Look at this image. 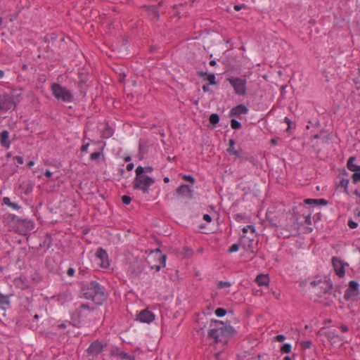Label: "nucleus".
Wrapping results in <instances>:
<instances>
[{"instance_id": "1a4fd4ad", "label": "nucleus", "mask_w": 360, "mask_h": 360, "mask_svg": "<svg viewBox=\"0 0 360 360\" xmlns=\"http://www.w3.org/2000/svg\"><path fill=\"white\" fill-rule=\"evenodd\" d=\"M155 314L148 309L140 311L136 315V320L146 323H150L155 320Z\"/></svg>"}, {"instance_id": "4c0bfd02", "label": "nucleus", "mask_w": 360, "mask_h": 360, "mask_svg": "<svg viewBox=\"0 0 360 360\" xmlns=\"http://www.w3.org/2000/svg\"><path fill=\"white\" fill-rule=\"evenodd\" d=\"M348 226L350 229H353L358 226V224L352 219L348 221Z\"/></svg>"}, {"instance_id": "0e129e2a", "label": "nucleus", "mask_w": 360, "mask_h": 360, "mask_svg": "<svg viewBox=\"0 0 360 360\" xmlns=\"http://www.w3.org/2000/svg\"><path fill=\"white\" fill-rule=\"evenodd\" d=\"M283 360H291V359L289 356H285Z\"/></svg>"}, {"instance_id": "423d86ee", "label": "nucleus", "mask_w": 360, "mask_h": 360, "mask_svg": "<svg viewBox=\"0 0 360 360\" xmlns=\"http://www.w3.org/2000/svg\"><path fill=\"white\" fill-rule=\"evenodd\" d=\"M228 82L233 87L236 94L244 96L246 94V79L238 77H232L227 79Z\"/></svg>"}, {"instance_id": "72a5a7b5", "label": "nucleus", "mask_w": 360, "mask_h": 360, "mask_svg": "<svg viewBox=\"0 0 360 360\" xmlns=\"http://www.w3.org/2000/svg\"><path fill=\"white\" fill-rule=\"evenodd\" d=\"M112 130L110 128H107L105 131L103 132V137L108 138L112 135Z\"/></svg>"}, {"instance_id": "aec40b11", "label": "nucleus", "mask_w": 360, "mask_h": 360, "mask_svg": "<svg viewBox=\"0 0 360 360\" xmlns=\"http://www.w3.org/2000/svg\"><path fill=\"white\" fill-rule=\"evenodd\" d=\"M8 136L9 133L7 131H1V146H4L7 148L11 144V141H8Z\"/></svg>"}, {"instance_id": "412c9836", "label": "nucleus", "mask_w": 360, "mask_h": 360, "mask_svg": "<svg viewBox=\"0 0 360 360\" xmlns=\"http://www.w3.org/2000/svg\"><path fill=\"white\" fill-rule=\"evenodd\" d=\"M52 299L60 302L61 304H65V300L68 299V295L65 293L59 294L57 296L52 297Z\"/></svg>"}, {"instance_id": "ddd939ff", "label": "nucleus", "mask_w": 360, "mask_h": 360, "mask_svg": "<svg viewBox=\"0 0 360 360\" xmlns=\"http://www.w3.org/2000/svg\"><path fill=\"white\" fill-rule=\"evenodd\" d=\"M248 112V108L243 104H240L231 110V115L233 116H239L243 114H247Z\"/></svg>"}, {"instance_id": "58836bf2", "label": "nucleus", "mask_w": 360, "mask_h": 360, "mask_svg": "<svg viewBox=\"0 0 360 360\" xmlns=\"http://www.w3.org/2000/svg\"><path fill=\"white\" fill-rule=\"evenodd\" d=\"M100 156H101V153L100 152H95V153H93L91 154V159L92 160H96L98 158H99Z\"/></svg>"}, {"instance_id": "20e7f679", "label": "nucleus", "mask_w": 360, "mask_h": 360, "mask_svg": "<svg viewBox=\"0 0 360 360\" xmlns=\"http://www.w3.org/2000/svg\"><path fill=\"white\" fill-rule=\"evenodd\" d=\"M51 90L53 96L58 101L65 103H69L72 101L73 96L72 93L66 87L59 84L53 83L51 86Z\"/></svg>"}, {"instance_id": "b1692460", "label": "nucleus", "mask_w": 360, "mask_h": 360, "mask_svg": "<svg viewBox=\"0 0 360 360\" xmlns=\"http://www.w3.org/2000/svg\"><path fill=\"white\" fill-rule=\"evenodd\" d=\"M231 283L227 281H219L217 283V288L219 289L229 288L231 286Z\"/></svg>"}, {"instance_id": "680f3d73", "label": "nucleus", "mask_w": 360, "mask_h": 360, "mask_svg": "<svg viewBox=\"0 0 360 360\" xmlns=\"http://www.w3.org/2000/svg\"><path fill=\"white\" fill-rule=\"evenodd\" d=\"M354 194H355L356 196H358V197H359V198H360V194H359L358 191H356H356H354Z\"/></svg>"}, {"instance_id": "338daca9", "label": "nucleus", "mask_w": 360, "mask_h": 360, "mask_svg": "<svg viewBox=\"0 0 360 360\" xmlns=\"http://www.w3.org/2000/svg\"><path fill=\"white\" fill-rule=\"evenodd\" d=\"M130 160H131L130 157H127V158H125V161H129Z\"/></svg>"}, {"instance_id": "5701e85b", "label": "nucleus", "mask_w": 360, "mask_h": 360, "mask_svg": "<svg viewBox=\"0 0 360 360\" xmlns=\"http://www.w3.org/2000/svg\"><path fill=\"white\" fill-rule=\"evenodd\" d=\"M349 179H342L340 182V185L344 188V192L348 194V185H349Z\"/></svg>"}, {"instance_id": "0eeeda50", "label": "nucleus", "mask_w": 360, "mask_h": 360, "mask_svg": "<svg viewBox=\"0 0 360 360\" xmlns=\"http://www.w3.org/2000/svg\"><path fill=\"white\" fill-rule=\"evenodd\" d=\"M95 261L98 266L101 268H108L110 266L108 255L102 248H99L95 255Z\"/></svg>"}, {"instance_id": "3c124183", "label": "nucleus", "mask_w": 360, "mask_h": 360, "mask_svg": "<svg viewBox=\"0 0 360 360\" xmlns=\"http://www.w3.org/2000/svg\"><path fill=\"white\" fill-rule=\"evenodd\" d=\"M284 121L288 125V127H290V125L291 124L290 120L286 117H285Z\"/></svg>"}, {"instance_id": "f8f14e48", "label": "nucleus", "mask_w": 360, "mask_h": 360, "mask_svg": "<svg viewBox=\"0 0 360 360\" xmlns=\"http://www.w3.org/2000/svg\"><path fill=\"white\" fill-rule=\"evenodd\" d=\"M332 261L336 274L340 277H342L345 275V269L340 260L336 257H333Z\"/></svg>"}, {"instance_id": "69168bd1", "label": "nucleus", "mask_w": 360, "mask_h": 360, "mask_svg": "<svg viewBox=\"0 0 360 360\" xmlns=\"http://www.w3.org/2000/svg\"><path fill=\"white\" fill-rule=\"evenodd\" d=\"M60 328H65V324H61L59 326Z\"/></svg>"}, {"instance_id": "e2e57ef3", "label": "nucleus", "mask_w": 360, "mask_h": 360, "mask_svg": "<svg viewBox=\"0 0 360 360\" xmlns=\"http://www.w3.org/2000/svg\"><path fill=\"white\" fill-rule=\"evenodd\" d=\"M308 220H310V214H308L306 217V221H307Z\"/></svg>"}, {"instance_id": "c9c22d12", "label": "nucleus", "mask_w": 360, "mask_h": 360, "mask_svg": "<svg viewBox=\"0 0 360 360\" xmlns=\"http://www.w3.org/2000/svg\"><path fill=\"white\" fill-rule=\"evenodd\" d=\"M239 250V245L238 244H233L232 245L229 249V252L230 253H233V252H237L238 250Z\"/></svg>"}, {"instance_id": "052dcab7", "label": "nucleus", "mask_w": 360, "mask_h": 360, "mask_svg": "<svg viewBox=\"0 0 360 360\" xmlns=\"http://www.w3.org/2000/svg\"><path fill=\"white\" fill-rule=\"evenodd\" d=\"M164 181H165V183H168V182L169 181V179L168 177H165V178H164Z\"/></svg>"}, {"instance_id": "864d4df0", "label": "nucleus", "mask_w": 360, "mask_h": 360, "mask_svg": "<svg viewBox=\"0 0 360 360\" xmlns=\"http://www.w3.org/2000/svg\"><path fill=\"white\" fill-rule=\"evenodd\" d=\"M150 9L154 13L155 16H158V12L154 6L150 7Z\"/></svg>"}, {"instance_id": "f704fd0d", "label": "nucleus", "mask_w": 360, "mask_h": 360, "mask_svg": "<svg viewBox=\"0 0 360 360\" xmlns=\"http://www.w3.org/2000/svg\"><path fill=\"white\" fill-rule=\"evenodd\" d=\"M207 79L210 84H215V76L214 74H210L207 77Z\"/></svg>"}, {"instance_id": "6ab92c4d", "label": "nucleus", "mask_w": 360, "mask_h": 360, "mask_svg": "<svg viewBox=\"0 0 360 360\" xmlns=\"http://www.w3.org/2000/svg\"><path fill=\"white\" fill-rule=\"evenodd\" d=\"M3 202L13 210H18L20 209V206L14 202H11L10 198L4 197L3 198Z\"/></svg>"}, {"instance_id": "4be33fe9", "label": "nucleus", "mask_w": 360, "mask_h": 360, "mask_svg": "<svg viewBox=\"0 0 360 360\" xmlns=\"http://www.w3.org/2000/svg\"><path fill=\"white\" fill-rule=\"evenodd\" d=\"M117 356L122 359H127V360H134V356H131L126 353L125 352H120L117 353Z\"/></svg>"}, {"instance_id": "2eb2a0df", "label": "nucleus", "mask_w": 360, "mask_h": 360, "mask_svg": "<svg viewBox=\"0 0 360 360\" xmlns=\"http://www.w3.org/2000/svg\"><path fill=\"white\" fill-rule=\"evenodd\" d=\"M176 193L185 197L190 198L191 196V190L190 187L186 184H182L176 189Z\"/></svg>"}, {"instance_id": "e433bc0d", "label": "nucleus", "mask_w": 360, "mask_h": 360, "mask_svg": "<svg viewBox=\"0 0 360 360\" xmlns=\"http://www.w3.org/2000/svg\"><path fill=\"white\" fill-rule=\"evenodd\" d=\"M131 198L128 195H123L122 197V201L125 205H129L131 202Z\"/></svg>"}, {"instance_id": "a18cd8bd", "label": "nucleus", "mask_w": 360, "mask_h": 360, "mask_svg": "<svg viewBox=\"0 0 360 360\" xmlns=\"http://www.w3.org/2000/svg\"><path fill=\"white\" fill-rule=\"evenodd\" d=\"M89 146V143L82 145L81 147V150L83 152H86L88 150Z\"/></svg>"}, {"instance_id": "774afa93", "label": "nucleus", "mask_w": 360, "mask_h": 360, "mask_svg": "<svg viewBox=\"0 0 360 360\" xmlns=\"http://www.w3.org/2000/svg\"><path fill=\"white\" fill-rule=\"evenodd\" d=\"M356 215H357V217H360V211H359V212H357Z\"/></svg>"}, {"instance_id": "09e8293b", "label": "nucleus", "mask_w": 360, "mask_h": 360, "mask_svg": "<svg viewBox=\"0 0 360 360\" xmlns=\"http://www.w3.org/2000/svg\"><path fill=\"white\" fill-rule=\"evenodd\" d=\"M133 168H134V164H132V163L128 164L127 165V169L128 171H131L133 169Z\"/></svg>"}, {"instance_id": "7c9ffc66", "label": "nucleus", "mask_w": 360, "mask_h": 360, "mask_svg": "<svg viewBox=\"0 0 360 360\" xmlns=\"http://www.w3.org/2000/svg\"><path fill=\"white\" fill-rule=\"evenodd\" d=\"M352 181L355 184L358 181H360V172H355L352 174Z\"/></svg>"}, {"instance_id": "603ef678", "label": "nucleus", "mask_w": 360, "mask_h": 360, "mask_svg": "<svg viewBox=\"0 0 360 360\" xmlns=\"http://www.w3.org/2000/svg\"><path fill=\"white\" fill-rule=\"evenodd\" d=\"M318 204L326 205L327 202L324 199H319V203Z\"/></svg>"}, {"instance_id": "cd10ccee", "label": "nucleus", "mask_w": 360, "mask_h": 360, "mask_svg": "<svg viewBox=\"0 0 360 360\" xmlns=\"http://www.w3.org/2000/svg\"><path fill=\"white\" fill-rule=\"evenodd\" d=\"M231 127L233 129H238L241 127V124L238 121L233 119L231 120Z\"/></svg>"}, {"instance_id": "4468645a", "label": "nucleus", "mask_w": 360, "mask_h": 360, "mask_svg": "<svg viewBox=\"0 0 360 360\" xmlns=\"http://www.w3.org/2000/svg\"><path fill=\"white\" fill-rule=\"evenodd\" d=\"M255 282L259 286H267L269 284L270 278L267 274H259L256 278Z\"/></svg>"}, {"instance_id": "2f4dec72", "label": "nucleus", "mask_w": 360, "mask_h": 360, "mask_svg": "<svg viewBox=\"0 0 360 360\" xmlns=\"http://www.w3.org/2000/svg\"><path fill=\"white\" fill-rule=\"evenodd\" d=\"M301 346L304 349H309L311 346V342L309 340L302 341L300 343Z\"/></svg>"}, {"instance_id": "7ed1b4c3", "label": "nucleus", "mask_w": 360, "mask_h": 360, "mask_svg": "<svg viewBox=\"0 0 360 360\" xmlns=\"http://www.w3.org/2000/svg\"><path fill=\"white\" fill-rule=\"evenodd\" d=\"M86 295L88 298L97 304H101L105 300V294L96 281H91L89 284Z\"/></svg>"}, {"instance_id": "6e6d98bb", "label": "nucleus", "mask_w": 360, "mask_h": 360, "mask_svg": "<svg viewBox=\"0 0 360 360\" xmlns=\"http://www.w3.org/2000/svg\"><path fill=\"white\" fill-rule=\"evenodd\" d=\"M34 162H33V161H30V162L27 163V166H28L29 167H32V166H34Z\"/></svg>"}, {"instance_id": "bf43d9fd", "label": "nucleus", "mask_w": 360, "mask_h": 360, "mask_svg": "<svg viewBox=\"0 0 360 360\" xmlns=\"http://www.w3.org/2000/svg\"><path fill=\"white\" fill-rule=\"evenodd\" d=\"M271 143L273 144V145H276L277 141L276 139H273L271 140Z\"/></svg>"}, {"instance_id": "a19ab883", "label": "nucleus", "mask_w": 360, "mask_h": 360, "mask_svg": "<svg viewBox=\"0 0 360 360\" xmlns=\"http://www.w3.org/2000/svg\"><path fill=\"white\" fill-rule=\"evenodd\" d=\"M276 340L278 342H283L285 340V337L283 335H278L276 336Z\"/></svg>"}, {"instance_id": "c85d7f7f", "label": "nucleus", "mask_w": 360, "mask_h": 360, "mask_svg": "<svg viewBox=\"0 0 360 360\" xmlns=\"http://www.w3.org/2000/svg\"><path fill=\"white\" fill-rule=\"evenodd\" d=\"M9 300L8 297L3 296L1 295V309H4V306H8Z\"/></svg>"}, {"instance_id": "5fc2aeb1", "label": "nucleus", "mask_w": 360, "mask_h": 360, "mask_svg": "<svg viewBox=\"0 0 360 360\" xmlns=\"http://www.w3.org/2000/svg\"><path fill=\"white\" fill-rule=\"evenodd\" d=\"M234 10L236 11H240L241 9V6L238 5H235L233 7Z\"/></svg>"}, {"instance_id": "dca6fc26", "label": "nucleus", "mask_w": 360, "mask_h": 360, "mask_svg": "<svg viewBox=\"0 0 360 360\" xmlns=\"http://www.w3.org/2000/svg\"><path fill=\"white\" fill-rule=\"evenodd\" d=\"M355 160L354 157H350L347 162V169L353 172L354 173L359 172V165H356L354 163Z\"/></svg>"}, {"instance_id": "8fccbe9b", "label": "nucleus", "mask_w": 360, "mask_h": 360, "mask_svg": "<svg viewBox=\"0 0 360 360\" xmlns=\"http://www.w3.org/2000/svg\"><path fill=\"white\" fill-rule=\"evenodd\" d=\"M44 174L47 178H50L52 175V172L49 170H46Z\"/></svg>"}, {"instance_id": "473e14b6", "label": "nucleus", "mask_w": 360, "mask_h": 360, "mask_svg": "<svg viewBox=\"0 0 360 360\" xmlns=\"http://www.w3.org/2000/svg\"><path fill=\"white\" fill-rule=\"evenodd\" d=\"M304 203L307 204V205H318L319 203V200L318 199H306L304 200Z\"/></svg>"}, {"instance_id": "f257e3e1", "label": "nucleus", "mask_w": 360, "mask_h": 360, "mask_svg": "<svg viewBox=\"0 0 360 360\" xmlns=\"http://www.w3.org/2000/svg\"><path fill=\"white\" fill-rule=\"evenodd\" d=\"M214 326L208 332L209 338L213 340L214 343L226 345L229 338L233 333V328L219 321H214Z\"/></svg>"}, {"instance_id": "ea45409f", "label": "nucleus", "mask_w": 360, "mask_h": 360, "mask_svg": "<svg viewBox=\"0 0 360 360\" xmlns=\"http://www.w3.org/2000/svg\"><path fill=\"white\" fill-rule=\"evenodd\" d=\"M183 179L185 180V181H189L191 182V184H193L194 183V179L193 176H187V175H185L184 176Z\"/></svg>"}, {"instance_id": "6e6552de", "label": "nucleus", "mask_w": 360, "mask_h": 360, "mask_svg": "<svg viewBox=\"0 0 360 360\" xmlns=\"http://www.w3.org/2000/svg\"><path fill=\"white\" fill-rule=\"evenodd\" d=\"M359 294V283L355 281H351L349 287L345 291V298L347 300H354Z\"/></svg>"}, {"instance_id": "39448f33", "label": "nucleus", "mask_w": 360, "mask_h": 360, "mask_svg": "<svg viewBox=\"0 0 360 360\" xmlns=\"http://www.w3.org/2000/svg\"><path fill=\"white\" fill-rule=\"evenodd\" d=\"M166 255H163L160 249H155L150 252L148 256V262L151 264L153 261H155L156 263L151 265L152 269H155L156 271H160L162 267H164L166 264Z\"/></svg>"}, {"instance_id": "37998d69", "label": "nucleus", "mask_w": 360, "mask_h": 360, "mask_svg": "<svg viewBox=\"0 0 360 360\" xmlns=\"http://www.w3.org/2000/svg\"><path fill=\"white\" fill-rule=\"evenodd\" d=\"M203 219L207 222H210L212 221L211 217L207 214L203 215Z\"/></svg>"}, {"instance_id": "4d7b16f0", "label": "nucleus", "mask_w": 360, "mask_h": 360, "mask_svg": "<svg viewBox=\"0 0 360 360\" xmlns=\"http://www.w3.org/2000/svg\"><path fill=\"white\" fill-rule=\"evenodd\" d=\"M217 64L216 61L215 60H210V65L211 66H214L215 65Z\"/></svg>"}, {"instance_id": "f03ea898", "label": "nucleus", "mask_w": 360, "mask_h": 360, "mask_svg": "<svg viewBox=\"0 0 360 360\" xmlns=\"http://www.w3.org/2000/svg\"><path fill=\"white\" fill-rule=\"evenodd\" d=\"M136 176L133 181V188L135 190H140L143 193H148L149 188L154 183L152 177L143 174V167L138 166L136 169Z\"/></svg>"}, {"instance_id": "393cba45", "label": "nucleus", "mask_w": 360, "mask_h": 360, "mask_svg": "<svg viewBox=\"0 0 360 360\" xmlns=\"http://www.w3.org/2000/svg\"><path fill=\"white\" fill-rule=\"evenodd\" d=\"M210 122L212 124H216L219 122V117L217 114L216 113H212L210 116Z\"/></svg>"}, {"instance_id": "c756f323", "label": "nucleus", "mask_w": 360, "mask_h": 360, "mask_svg": "<svg viewBox=\"0 0 360 360\" xmlns=\"http://www.w3.org/2000/svg\"><path fill=\"white\" fill-rule=\"evenodd\" d=\"M226 311L224 309H222V308H217L216 310H215V314L218 316V317H222L224 316L225 314H226Z\"/></svg>"}, {"instance_id": "bb28decb", "label": "nucleus", "mask_w": 360, "mask_h": 360, "mask_svg": "<svg viewBox=\"0 0 360 360\" xmlns=\"http://www.w3.org/2000/svg\"><path fill=\"white\" fill-rule=\"evenodd\" d=\"M291 349H292V346L289 343H285L284 344L281 348V351L283 352V353H285V354H288L291 351Z\"/></svg>"}, {"instance_id": "79ce46f5", "label": "nucleus", "mask_w": 360, "mask_h": 360, "mask_svg": "<svg viewBox=\"0 0 360 360\" xmlns=\"http://www.w3.org/2000/svg\"><path fill=\"white\" fill-rule=\"evenodd\" d=\"M67 274L69 276H73L75 274V269L73 268H69L67 271Z\"/></svg>"}, {"instance_id": "9b49d317", "label": "nucleus", "mask_w": 360, "mask_h": 360, "mask_svg": "<svg viewBox=\"0 0 360 360\" xmlns=\"http://www.w3.org/2000/svg\"><path fill=\"white\" fill-rule=\"evenodd\" d=\"M255 235V229L254 226L248 225L243 229L242 238L245 239L246 238L250 240H252Z\"/></svg>"}, {"instance_id": "a878e982", "label": "nucleus", "mask_w": 360, "mask_h": 360, "mask_svg": "<svg viewBox=\"0 0 360 360\" xmlns=\"http://www.w3.org/2000/svg\"><path fill=\"white\" fill-rule=\"evenodd\" d=\"M15 283L17 286H18L19 288H20L22 289L27 288L28 287L27 283H23L22 278H19L18 279H16L15 281Z\"/></svg>"}, {"instance_id": "13d9d810", "label": "nucleus", "mask_w": 360, "mask_h": 360, "mask_svg": "<svg viewBox=\"0 0 360 360\" xmlns=\"http://www.w3.org/2000/svg\"><path fill=\"white\" fill-rule=\"evenodd\" d=\"M202 90H203L204 91H208V86H206V85H204V86H202Z\"/></svg>"}, {"instance_id": "49530a36", "label": "nucleus", "mask_w": 360, "mask_h": 360, "mask_svg": "<svg viewBox=\"0 0 360 360\" xmlns=\"http://www.w3.org/2000/svg\"><path fill=\"white\" fill-rule=\"evenodd\" d=\"M143 173L144 172H151L153 171V168L150 167H143Z\"/></svg>"}, {"instance_id": "f3484780", "label": "nucleus", "mask_w": 360, "mask_h": 360, "mask_svg": "<svg viewBox=\"0 0 360 360\" xmlns=\"http://www.w3.org/2000/svg\"><path fill=\"white\" fill-rule=\"evenodd\" d=\"M15 107V102L10 99L4 98V102H1V111L3 110V109H6V110L14 109Z\"/></svg>"}, {"instance_id": "9d476101", "label": "nucleus", "mask_w": 360, "mask_h": 360, "mask_svg": "<svg viewBox=\"0 0 360 360\" xmlns=\"http://www.w3.org/2000/svg\"><path fill=\"white\" fill-rule=\"evenodd\" d=\"M104 346L101 342L95 341L90 345L87 352L89 355L96 356L103 351Z\"/></svg>"}, {"instance_id": "a211bd4d", "label": "nucleus", "mask_w": 360, "mask_h": 360, "mask_svg": "<svg viewBox=\"0 0 360 360\" xmlns=\"http://www.w3.org/2000/svg\"><path fill=\"white\" fill-rule=\"evenodd\" d=\"M228 152L236 157L240 156V153L235 148V142L233 139L229 141V148Z\"/></svg>"}, {"instance_id": "c03bdc74", "label": "nucleus", "mask_w": 360, "mask_h": 360, "mask_svg": "<svg viewBox=\"0 0 360 360\" xmlns=\"http://www.w3.org/2000/svg\"><path fill=\"white\" fill-rule=\"evenodd\" d=\"M15 159L17 160L18 164L22 165L23 163V158L21 156H15Z\"/></svg>"}, {"instance_id": "de8ad7c7", "label": "nucleus", "mask_w": 360, "mask_h": 360, "mask_svg": "<svg viewBox=\"0 0 360 360\" xmlns=\"http://www.w3.org/2000/svg\"><path fill=\"white\" fill-rule=\"evenodd\" d=\"M340 329H341V330H342L343 333H345V332H347V331L348 330V328H347V326H345V325H342V326H340Z\"/></svg>"}]
</instances>
